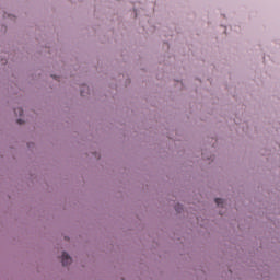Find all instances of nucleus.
<instances>
[{
    "label": "nucleus",
    "instance_id": "20e7f679",
    "mask_svg": "<svg viewBox=\"0 0 280 280\" xmlns=\"http://www.w3.org/2000/svg\"><path fill=\"white\" fill-rule=\"evenodd\" d=\"M175 210H176L178 213H180V205L176 206V207H175Z\"/></svg>",
    "mask_w": 280,
    "mask_h": 280
},
{
    "label": "nucleus",
    "instance_id": "39448f33",
    "mask_svg": "<svg viewBox=\"0 0 280 280\" xmlns=\"http://www.w3.org/2000/svg\"><path fill=\"white\" fill-rule=\"evenodd\" d=\"M18 124H23V120L22 119H18Z\"/></svg>",
    "mask_w": 280,
    "mask_h": 280
},
{
    "label": "nucleus",
    "instance_id": "f03ea898",
    "mask_svg": "<svg viewBox=\"0 0 280 280\" xmlns=\"http://www.w3.org/2000/svg\"><path fill=\"white\" fill-rule=\"evenodd\" d=\"M14 113H15V115H19L20 117H22V115H23V108H21V107L15 108V109H14Z\"/></svg>",
    "mask_w": 280,
    "mask_h": 280
},
{
    "label": "nucleus",
    "instance_id": "f257e3e1",
    "mask_svg": "<svg viewBox=\"0 0 280 280\" xmlns=\"http://www.w3.org/2000/svg\"><path fill=\"white\" fill-rule=\"evenodd\" d=\"M61 261H62V266H69V264H71L72 261L71 256H69L67 252H63Z\"/></svg>",
    "mask_w": 280,
    "mask_h": 280
},
{
    "label": "nucleus",
    "instance_id": "7ed1b4c3",
    "mask_svg": "<svg viewBox=\"0 0 280 280\" xmlns=\"http://www.w3.org/2000/svg\"><path fill=\"white\" fill-rule=\"evenodd\" d=\"M215 202H217L218 207H223L224 206V199L217 198Z\"/></svg>",
    "mask_w": 280,
    "mask_h": 280
}]
</instances>
